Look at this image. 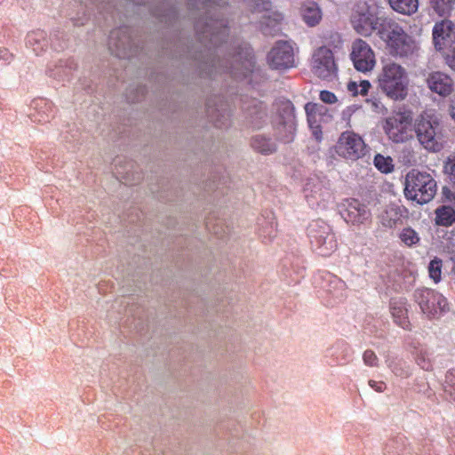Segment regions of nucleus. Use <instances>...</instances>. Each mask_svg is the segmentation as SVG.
<instances>
[{"label":"nucleus","mask_w":455,"mask_h":455,"mask_svg":"<svg viewBox=\"0 0 455 455\" xmlns=\"http://www.w3.org/2000/svg\"><path fill=\"white\" fill-rule=\"evenodd\" d=\"M378 36L384 42L388 53L395 58L411 59L419 51L416 38L393 19L382 20Z\"/></svg>","instance_id":"f257e3e1"},{"label":"nucleus","mask_w":455,"mask_h":455,"mask_svg":"<svg viewBox=\"0 0 455 455\" xmlns=\"http://www.w3.org/2000/svg\"><path fill=\"white\" fill-rule=\"evenodd\" d=\"M377 84L379 90L391 100L403 101L409 94L408 73L404 67L395 61L382 63Z\"/></svg>","instance_id":"f03ea898"},{"label":"nucleus","mask_w":455,"mask_h":455,"mask_svg":"<svg viewBox=\"0 0 455 455\" xmlns=\"http://www.w3.org/2000/svg\"><path fill=\"white\" fill-rule=\"evenodd\" d=\"M404 196L418 204L429 203L436 193V181L427 172L410 171L404 180Z\"/></svg>","instance_id":"7ed1b4c3"},{"label":"nucleus","mask_w":455,"mask_h":455,"mask_svg":"<svg viewBox=\"0 0 455 455\" xmlns=\"http://www.w3.org/2000/svg\"><path fill=\"white\" fill-rule=\"evenodd\" d=\"M414 130L419 143L431 152H439L443 145L440 122L432 110L424 111L416 119Z\"/></svg>","instance_id":"20e7f679"},{"label":"nucleus","mask_w":455,"mask_h":455,"mask_svg":"<svg viewBox=\"0 0 455 455\" xmlns=\"http://www.w3.org/2000/svg\"><path fill=\"white\" fill-rule=\"evenodd\" d=\"M351 24L353 28L361 36H370L373 32L381 28L383 20H390L388 17L381 16L379 7L365 1L358 2L351 14Z\"/></svg>","instance_id":"39448f33"},{"label":"nucleus","mask_w":455,"mask_h":455,"mask_svg":"<svg viewBox=\"0 0 455 455\" xmlns=\"http://www.w3.org/2000/svg\"><path fill=\"white\" fill-rule=\"evenodd\" d=\"M412 122L411 110L398 111L386 118L383 129L393 142L403 143L412 138Z\"/></svg>","instance_id":"423d86ee"},{"label":"nucleus","mask_w":455,"mask_h":455,"mask_svg":"<svg viewBox=\"0 0 455 455\" xmlns=\"http://www.w3.org/2000/svg\"><path fill=\"white\" fill-rule=\"evenodd\" d=\"M334 151L339 157L355 162L365 155L366 144L359 134L346 131L339 136Z\"/></svg>","instance_id":"0eeeda50"},{"label":"nucleus","mask_w":455,"mask_h":455,"mask_svg":"<svg viewBox=\"0 0 455 455\" xmlns=\"http://www.w3.org/2000/svg\"><path fill=\"white\" fill-rule=\"evenodd\" d=\"M414 299L422 313L429 318H438L443 313L449 310L446 299L434 290L417 289L414 291Z\"/></svg>","instance_id":"6e6552de"},{"label":"nucleus","mask_w":455,"mask_h":455,"mask_svg":"<svg viewBox=\"0 0 455 455\" xmlns=\"http://www.w3.org/2000/svg\"><path fill=\"white\" fill-rule=\"evenodd\" d=\"M305 198L312 208L324 209L333 200L329 182L318 178L309 179L304 187Z\"/></svg>","instance_id":"1a4fd4ad"},{"label":"nucleus","mask_w":455,"mask_h":455,"mask_svg":"<svg viewBox=\"0 0 455 455\" xmlns=\"http://www.w3.org/2000/svg\"><path fill=\"white\" fill-rule=\"evenodd\" d=\"M350 58L355 68L367 73L376 66V56L371 45L363 39H356L351 45Z\"/></svg>","instance_id":"9d476101"},{"label":"nucleus","mask_w":455,"mask_h":455,"mask_svg":"<svg viewBox=\"0 0 455 455\" xmlns=\"http://www.w3.org/2000/svg\"><path fill=\"white\" fill-rule=\"evenodd\" d=\"M435 48L443 54L455 51V24L449 20L436 22L433 28Z\"/></svg>","instance_id":"9b49d317"},{"label":"nucleus","mask_w":455,"mask_h":455,"mask_svg":"<svg viewBox=\"0 0 455 455\" xmlns=\"http://www.w3.org/2000/svg\"><path fill=\"white\" fill-rule=\"evenodd\" d=\"M307 123L316 140L323 139L322 125L331 121L332 116L323 105L308 102L305 105Z\"/></svg>","instance_id":"f8f14e48"},{"label":"nucleus","mask_w":455,"mask_h":455,"mask_svg":"<svg viewBox=\"0 0 455 455\" xmlns=\"http://www.w3.org/2000/svg\"><path fill=\"white\" fill-rule=\"evenodd\" d=\"M283 105V113L277 116L275 121V131L276 138L284 143L293 140L296 121L293 113V107L290 101H285Z\"/></svg>","instance_id":"ddd939ff"},{"label":"nucleus","mask_w":455,"mask_h":455,"mask_svg":"<svg viewBox=\"0 0 455 455\" xmlns=\"http://www.w3.org/2000/svg\"><path fill=\"white\" fill-rule=\"evenodd\" d=\"M312 69L320 78L330 79L337 71L332 52L326 47L317 49L312 59Z\"/></svg>","instance_id":"4468645a"},{"label":"nucleus","mask_w":455,"mask_h":455,"mask_svg":"<svg viewBox=\"0 0 455 455\" xmlns=\"http://www.w3.org/2000/svg\"><path fill=\"white\" fill-rule=\"evenodd\" d=\"M269 65L276 69L290 68L295 65L294 48L291 43L277 42L268 53Z\"/></svg>","instance_id":"2eb2a0df"},{"label":"nucleus","mask_w":455,"mask_h":455,"mask_svg":"<svg viewBox=\"0 0 455 455\" xmlns=\"http://www.w3.org/2000/svg\"><path fill=\"white\" fill-rule=\"evenodd\" d=\"M310 236L312 244L322 256H329L337 249L335 235L330 231L328 227H323L320 233L311 228Z\"/></svg>","instance_id":"dca6fc26"},{"label":"nucleus","mask_w":455,"mask_h":455,"mask_svg":"<svg viewBox=\"0 0 455 455\" xmlns=\"http://www.w3.org/2000/svg\"><path fill=\"white\" fill-rule=\"evenodd\" d=\"M345 207L343 218L347 223H351L352 225H361L365 223L371 218V212L367 206L361 204L358 200H347Z\"/></svg>","instance_id":"f3484780"},{"label":"nucleus","mask_w":455,"mask_h":455,"mask_svg":"<svg viewBox=\"0 0 455 455\" xmlns=\"http://www.w3.org/2000/svg\"><path fill=\"white\" fill-rule=\"evenodd\" d=\"M428 89L442 97L449 96L453 92L454 83L447 74L440 71L432 72L427 78Z\"/></svg>","instance_id":"a211bd4d"},{"label":"nucleus","mask_w":455,"mask_h":455,"mask_svg":"<svg viewBox=\"0 0 455 455\" xmlns=\"http://www.w3.org/2000/svg\"><path fill=\"white\" fill-rule=\"evenodd\" d=\"M300 16L302 20L308 27L317 26L323 19V11L313 1H307L301 4Z\"/></svg>","instance_id":"6ab92c4d"},{"label":"nucleus","mask_w":455,"mask_h":455,"mask_svg":"<svg viewBox=\"0 0 455 455\" xmlns=\"http://www.w3.org/2000/svg\"><path fill=\"white\" fill-rule=\"evenodd\" d=\"M391 315L394 318V321L401 326L403 329H408L410 326V322L408 319V309L406 307V302L400 300H394L391 303Z\"/></svg>","instance_id":"aec40b11"},{"label":"nucleus","mask_w":455,"mask_h":455,"mask_svg":"<svg viewBox=\"0 0 455 455\" xmlns=\"http://www.w3.org/2000/svg\"><path fill=\"white\" fill-rule=\"evenodd\" d=\"M26 44L28 48L39 55L47 47L46 36L42 31H33L27 36Z\"/></svg>","instance_id":"412c9836"},{"label":"nucleus","mask_w":455,"mask_h":455,"mask_svg":"<svg viewBox=\"0 0 455 455\" xmlns=\"http://www.w3.org/2000/svg\"><path fill=\"white\" fill-rule=\"evenodd\" d=\"M380 222L386 228L395 227L402 219V212L399 206L388 205L380 214Z\"/></svg>","instance_id":"4be33fe9"},{"label":"nucleus","mask_w":455,"mask_h":455,"mask_svg":"<svg viewBox=\"0 0 455 455\" xmlns=\"http://www.w3.org/2000/svg\"><path fill=\"white\" fill-rule=\"evenodd\" d=\"M391 8L403 15H412L418 11L419 0H388Z\"/></svg>","instance_id":"5701e85b"},{"label":"nucleus","mask_w":455,"mask_h":455,"mask_svg":"<svg viewBox=\"0 0 455 455\" xmlns=\"http://www.w3.org/2000/svg\"><path fill=\"white\" fill-rule=\"evenodd\" d=\"M435 224L449 227L455 222V210L447 205L438 207L435 210Z\"/></svg>","instance_id":"b1692460"},{"label":"nucleus","mask_w":455,"mask_h":455,"mask_svg":"<svg viewBox=\"0 0 455 455\" xmlns=\"http://www.w3.org/2000/svg\"><path fill=\"white\" fill-rule=\"evenodd\" d=\"M251 146L256 151L265 155L272 154L276 150L275 144L263 135L255 136Z\"/></svg>","instance_id":"393cba45"},{"label":"nucleus","mask_w":455,"mask_h":455,"mask_svg":"<svg viewBox=\"0 0 455 455\" xmlns=\"http://www.w3.org/2000/svg\"><path fill=\"white\" fill-rule=\"evenodd\" d=\"M371 87V84L368 80H361L359 83L355 81H350L347 85V91L353 96H365L367 95Z\"/></svg>","instance_id":"a878e982"},{"label":"nucleus","mask_w":455,"mask_h":455,"mask_svg":"<svg viewBox=\"0 0 455 455\" xmlns=\"http://www.w3.org/2000/svg\"><path fill=\"white\" fill-rule=\"evenodd\" d=\"M373 162L375 167L383 173H390L394 170L393 159L390 156L377 154Z\"/></svg>","instance_id":"bb28decb"},{"label":"nucleus","mask_w":455,"mask_h":455,"mask_svg":"<svg viewBox=\"0 0 455 455\" xmlns=\"http://www.w3.org/2000/svg\"><path fill=\"white\" fill-rule=\"evenodd\" d=\"M454 4L455 0H435L433 8L439 16L445 17L451 14Z\"/></svg>","instance_id":"cd10ccee"},{"label":"nucleus","mask_w":455,"mask_h":455,"mask_svg":"<svg viewBox=\"0 0 455 455\" xmlns=\"http://www.w3.org/2000/svg\"><path fill=\"white\" fill-rule=\"evenodd\" d=\"M400 239L405 245L410 247L418 244L420 240L418 233L411 228H405L402 230Z\"/></svg>","instance_id":"c85d7f7f"},{"label":"nucleus","mask_w":455,"mask_h":455,"mask_svg":"<svg viewBox=\"0 0 455 455\" xmlns=\"http://www.w3.org/2000/svg\"><path fill=\"white\" fill-rule=\"evenodd\" d=\"M443 262L440 259L435 258L428 264L429 277L435 283H439L442 278Z\"/></svg>","instance_id":"c756f323"},{"label":"nucleus","mask_w":455,"mask_h":455,"mask_svg":"<svg viewBox=\"0 0 455 455\" xmlns=\"http://www.w3.org/2000/svg\"><path fill=\"white\" fill-rule=\"evenodd\" d=\"M443 172L455 186V153L450 155L443 162Z\"/></svg>","instance_id":"7c9ffc66"},{"label":"nucleus","mask_w":455,"mask_h":455,"mask_svg":"<svg viewBox=\"0 0 455 455\" xmlns=\"http://www.w3.org/2000/svg\"><path fill=\"white\" fill-rule=\"evenodd\" d=\"M387 366L390 368L392 372L398 377L407 378L411 375V370L405 363L402 362H389Z\"/></svg>","instance_id":"2f4dec72"},{"label":"nucleus","mask_w":455,"mask_h":455,"mask_svg":"<svg viewBox=\"0 0 455 455\" xmlns=\"http://www.w3.org/2000/svg\"><path fill=\"white\" fill-rule=\"evenodd\" d=\"M443 390L455 401V370H451L446 373Z\"/></svg>","instance_id":"473e14b6"},{"label":"nucleus","mask_w":455,"mask_h":455,"mask_svg":"<svg viewBox=\"0 0 455 455\" xmlns=\"http://www.w3.org/2000/svg\"><path fill=\"white\" fill-rule=\"evenodd\" d=\"M366 103L369 105L371 111L377 114H383L385 107L380 100L377 98H371L366 100Z\"/></svg>","instance_id":"72a5a7b5"},{"label":"nucleus","mask_w":455,"mask_h":455,"mask_svg":"<svg viewBox=\"0 0 455 455\" xmlns=\"http://www.w3.org/2000/svg\"><path fill=\"white\" fill-rule=\"evenodd\" d=\"M363 363L371 367L378 365V357L371 350H366L363 355Z\"/></svg>","instance_id":"f704fd0d"},{"label":"nucleus","mask_w":455,"mask_h":455,"mask_svg":"<svg viewBox=\"0 0 455 455\" xmlns=\"http://www.w3.org/2000/svg\"><path fill=\"white\" fill-rule=\"evenodd\" d=\"M320 100L327 104H333L337 101L335 94L329 91H322L320 92Z\"/></svg>","instance_id":"c9c22d12"},{"label":"nucleus","mask_w":455,"mask_h":455,"mask_svg":"<svg viewBox=\"0 0 455 455\" xmlns=\"http://www.w3.org/2000/svg\"><path fill=\"white\" fill-rule=\"evenodd\" d=\"M369 386L379 393H382L386 389V384L384 382H378L375 380H369Z\"/></svg>","instance_id":"e433bc0d"},{"label":"nucleus","mask_w":455,"mask_h":455,"mask_svg":"<svg viewBox=\"0 0 455 455\" xmlns=\"http://www.w3.org/2000/svg\"><path fill=\"white\" fill-rule=\"evenodd\" d=\"M446 64L455 71V50L451 51L449 53L445 55Z\"/></svg>","instance_id":"4c0bfd02"},{"label":"nucleus","mask_w":455,"mask_h":455,"mask_svg":"<svg viewBox=\"0 0 455 455\" xmlns=\"http://www.w3.org/2000/svg\"><path fill=\"white\" fill-rule=\"evenodd\" d=\"M417 363L424 370H429L431 368V363L427 360L424 355H419L417 358Z\"/></svg>","instance_id":"58836bf2"},{"label":"nucleus","mask_w":455,"mask_h":455,"mask_svg":"<svg viewBox=\"0 0 455 455\" xmlns=\"http://www.w3.org/2000/svg\"><path fill=\"white\" fill-rule=\"evenodd\" d=\"M357 109H359V107H357L355 105L347 108V109H345L343 112L344 118L349 119L350 116H352V114L355 113Z\"/></svg>","instance_id":"ea45409f"},{"label":"nucleus","mask_w":455,"mask_h":455,"mask_svg":"<svg viewBox=\"0 0 455 455\" xmlns=\"http://www.w3.org/2000/svg\"><path fill=\"white\" fill-rule=\"evenodd\" d=\"M449 115L455 123V95L451 99L449 104Z\"/></svg>","instance_id":"a19ab883"},{"label":"nucleus","mask_w":455,"mask_h":455,"mask_svg":"<svg viewBox=\"0 0 455 455\" xmlns=\"http://www.w3.org/2000/svg\"><path fill=\"white\" fill-rule=\"evenodd\" d=\"M0 59L8 61L12 59V54L5 49H0Z\"/></svg>","instance_id":"79ce46f5"},{"label":"nucleus","mask_w":455,"mask_h":455,"mask_svg":"<svg viewBox=\"0 0 455 455\" xmlns=\"http://www.w3.org/2000/svg\"><path fill=\"white\" fill-rule=\"evenodd\" d=\"M243 66H244V68L246 69V72L243 73V75L246 76V73L251 71V68L252 66V60L251 57L249 59H246Z\"/></svg>","instance_id":"37998d69"},{"label":"nucleus","mask_w":455,"mask_h":455,"mask_svg":"<svg viewBox=\"0 0 455 455\" xmlns=\"http://www.w3.org/2000/svg\"><path fill=\"white\" fill-rule=\"evenodd\" d=\"M50 76H56V77H60V76H59V75H55V74H50Z\"/></svg>","instance_id":"c03bdc74"}]
</instances>
